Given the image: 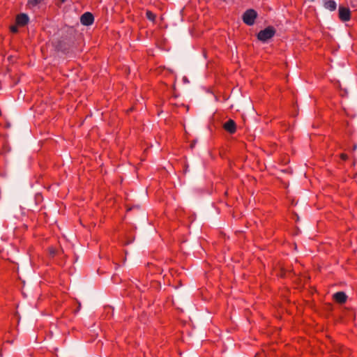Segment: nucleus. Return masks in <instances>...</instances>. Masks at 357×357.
Returning <instances> with one entry per match:
<instances>
[{
	"label": "nucleus",
	"instance_id": "f257e3e1",
	"mask_svg": "<svg viewBox=\"0 0 357 357\" xmlns=\"http://www.w3.org/2000/svg\"><path fill=\"white\" fill-rule=\"evenodd\" d=\"M276 33L275 29L272 26H268L263 30H261L257 35V38L259 41L263 43L272 38Z\"/></svg>",
	"mask_w": 357,
	"mask_h": 357
},
{
	"label": "nucleus",
	"instance_id": "f03ea898",
	"mask_svg": "<svg viewBox=\"0 0 357 357\" xmlns=\"http://www.w3.org/2000/svg\"><path fill=\"white\" fill-rule=\"evenodd\" d=\"M73 44V43L70 39L67 38H62L56 42L55 45V49L58 52L68 53L71 49Z\"/></svg>",
	"mask_w": 357,
	"mask_h": 357
},
{
	"label": "nucleus",
	"instance_id": "7ed1b4c3",
	"mask_svg": "<svg viewBox=\"0 0 357 357\" xmlns=\"http://www.w3.org/2000/svg\"><path fill=\"white\" fill-rule=\"evenodd\" d=\"M257 17V11L252 8L247 10L242 16L243 22L248 26L253 25Z\"/></svg>",
	"mask_w": 357,
	"mask_h": 357
},
{
	"label": "nucleus",
	"instance_id": "20e7f679",
	"mask_svg": "<svg viewBox=\"0 0 357 357\" xmlns=\"http://www.w3.org/2000/svg\"><path fill=\"white\" fill-rule=\"evenodd\" d=\"M339 19L342 22H348L351 20V11L349 8L340 6L339 7Z\"/></svg>",
	"mask_w": 357,
	"mask_h": 357
},
{
	"label": "nucleus",
	"instance_id": "39448f33",
	"mask_svg": "<svg viewBox=\"0 0 357 357\" xmlns=\"http://www.w3.org/2000/svg\"><path fill=\"white\" fill-rule=\"evenodd\" d=\"M80 22L84 26H90L94 22V16L90 12H86L80 17Z\"/></svg>",
	"mask_w": 357,
	"mask_h": 357
},
{
	"label": "nucleus",
	"instance_id": "423d86ee",
	"mask_svg": "<svg viewBox=\"0 0 357 357\" xmlns=\"http://www.w3.org/2000/svg\"><path fill=\"white\" fill-rule=\"evenodd\" d=\"M29 21V16L25 13H20L16 15L15 17V23L18 26H26Z\"/></svg>",
	"mask_w": 357,
	"mask_h": 357
},
{
	"label": "nucleus",
	"instance_id": "0eeeda50",
	"mask_svg": "<svg viewBox=\"0 0 357 357\" xmlns=\"http://www.w3.org/2000/svg\"><path fill=\"white\" fill-rule=\"evenodd\" d=\"M223 128L229 134H234L236 131V122L230 119L223 124Z\"/></svg>",
	"mask_w": 357,
	"mask_h": 357
},
{
	"label": "nucleus",
	"instance_id": "6e6552de",
	"mask_svg": "<svg viewBox=\"0 0 357 357\" xmlns=\"http://www.w3.org/2000/svg\"><path fill=\"white\" fill-rule=\"evenodd\" d=\"M333 298V300L339 304H344L347 300V296L344 291H337L335 293Z\"/></svg>",
	"mask_w": 357,
	"mask_h": 357
},
{
	"label": "nucleus",
	"instance_id": "1a4fd4ad",
	"mask_svg": "<svg viewBox=\"0 0 357 357\" xmlns=\"http://www.w3.org/2000/svg\"><path fill=\"white\" fill-rule=\"evenodd\" d=\"M324 6L331 11H334L337 8V3L334 0H324Z\"/></svg>",
	"mask_w": 357,
	"mask_h": 357
},
{
	"label": "nucleus",
	"instance_id": "9d476101",
	"mask_svg": "<svg viewBox=\"0 0 357 357\" xmlns=\"http://www.w3.org/2000/svg\"><path fill=\"white\" fill-rule=\"evenodd\" d=\"M291 273V271H287L284 268H281L280 271V276L281 278H286L289 276Z\"/></svg>",
	"mask_w": 357,
	"mask_h": 357
},
{
	"label": "nucleus",
	"instance_id": "9b49d317",
	"mask_svg": "<svg viewBox=\"0 0 357 357\" xmlns=\"http://www.w3.org/2000/svg\"><path fill=\"white\" fill-rule=\"evenodd\" d=\"M146 17L148 20L154 22L156 18V15L151 10H146Z\"/></svg>",
	"mask_w": 357,
	"mask_h": 357
},
{
	"label": "nucleus",
	"instance_id": "f8f14e48",
	"mask_svg": "<svg viewBox=\"0 0 357 357\" xmlns=\"http://www.w3.org/2000/svg\"><path fill=\"white\" fill-rule=\"evenodd\" d=\"M43 0H28L27 5L29 7H35L39 3H40Z\"/></svg>",
	"mask_w": 357,
	"mask_h": 357
},
{
	"label": "nucleus",
	"instance_id": "ddd939ff",
	"mask_svg": "<svg viewBox=\"0 0 357 357\" xmlns=\"http://www.w3.org/2000/svg\"><path fill=\"white\" fill-rule=\"evenodd\" d=\"M18 26L15 25V26H11L10 27V31L12 32V33H17L18 31V28H17Z\"/></svg>",
	"mask_w": 357,
	"mask_h": 357
},
{
	"label": "nucleus",
	"instance_id": "4468645a",
	"mask_svg": "<svg viewBox=\"0 0 357 357\" xmlns=\"http://www.w3.org/2000/svg\"><path fill=\"white\" fill-rule=\"evenodd\" d=\"M340 158H341L342 160H344V161H345V160H348V158H349L348 155H347V153H341V154H340Z\"/></svg>",
	"mask_w": 357,
	"mask_h": 357
},
{
	"label": "nucleus",
	"instance_id": "2eb2a0df",
	"mask_svg": "<svg viewBox=\"0 0 357 357\" xmlns=\"http://www.w3.org/2000/svg\"><path fill=\"white\" fill-rule=\"evenodd\" d=\"M134 208L139 209V206H134L132 207H129V208H127V213L131 211Z\"/></svg>",
	"mask_w": 357,
	"mask_h": 357
},
{
	"label": "nucleus",
	"instance_id": "dca6fc26",
	"mask_svg": "<svg viewBox=\"0 0 357 357\" xmlns=\"http://www.w3.org/2000/svg\"><path fill=\"white\" fill-rule=\"evenodd\" d=\"M183 79V81H184V82H188V79H187L185 77H184Z\"/></svg>",
	"mask_w": 357,
	"mask_h": 357
},
{
	"label": "nucleus",
	"instance_id": "f3484780",
	"mask_svg": "<svg viewBox=\"0 0 357 357\" xmlns=\"http://www.w3.org/2000/svg\"><path fill=\"white\" fill-rule=\"evenodd\" d=\"M66 0H60L61 3H64V2H66Z\"/></svg>",
	"mask_w": 357,
	"mask_h": 357
},
{
	"label": "nucleus",
	"instance_id": "a211bd4d",
	"mask_svg": "<svg viewBox=\"0 0 357 357\" xmlns=\"http://www.w3.org/2000/svg\"><path fill=\"white\" fill-rule=\"evenodd\" d=\"M223 1H226L227 0H222Z\"/></svg>",
	"mask_w": 357,
	"mask_h": 357
}]
</instances>
